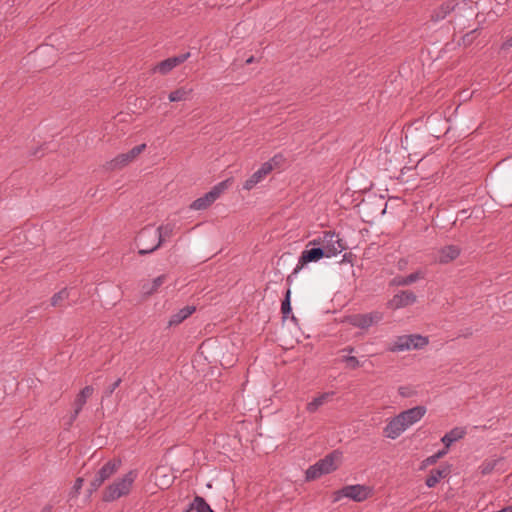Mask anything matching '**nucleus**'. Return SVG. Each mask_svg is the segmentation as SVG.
Wrapping results in <instances>:
<instances>
[{
    "mask_svg": "<svg viewBox=\"0 0 512 512\" xmlns=\"http://www.w3.org/2000/svg\"><path fill=\"white\" fill-rule=\"evenodd\" d=\"M137 476L138 473L136 470H130L121 478L116 479L112 484L106 487L103 492L102 500L104 502H113L121 497L127 496Z\"/></svg>",
    "mask_w": 512,
    "mask_h": 512,
    "instance_id": "f257e3e1",
    "label": "nucleus"
},
{
    "mask_svg": "<svg viewBox=\"0 0 512 512\" xmlns=\"http://www.w3.org/2000/svg\"><path fill=\"white\" fill-rule=\"evenodd\" d=\"M452 12H456L457 16L462 17H471L476 14L472 3H468L466 1L456 2L455 0H450L442 3L438 8L433 10L430 19L433 22H439L445 19Z\"/></svg>",
    "mask_w": 512,
    "mask_h": 512,
    "instance_id": "f03ea898",
    "label": "nucleus"
},
{
    "mask_svg": "<svg viewBox=\"0 0 512 512\" xmlns=\"http://www.w3.org/2000/svg\"><path fill=\"white\" fill-rule=\"evenodd\" d=\"M340 459V453L334 451L323 459L317 461L306 470V479L315 480L322 475L331 473L337 469V461Z\"/></svg>",
    "mask_w": 512,
    "mask_h": 512,
    "instance_id": "7ed1b4c3",
    "label": "nucleus"
},
{
    "mask_svg": "<svg viewBox=\"0 0 512 512\" xmlns=\"http://www.w3.org/2000/svg\"><path fill=\"white\" fill-rule=\"evenodd\" d=\"M373 494V489L370 486L355 484L346 485L333 494V501L338 502L342 498H349L355 502H363L370 498Z\"/></svg>",
    "mask_w": 512,
    "mask_h": 512,
    "instance_id": "20e7f679",
    "label": "nucleus"
},
{
    "mask_svg": "<svg viewBox=\"0 0 512 512\" xmlns=\"http://www.w3.org/2000/svg\"><path fill=\"white\" fill-rule=\"evenodd\" d=\"M136 243L140 255L150 254L161 246V240L157 241V232L150 226L143 228L139 232Z\"/></svg>",
    "mask_w": 512,
    "mask_h": 512,
    "instance_id": "39448f33",
    "label": "nucleus"
},
{
    "mask_svg": "<svg viewBox=\"0 0 512 512\" xmlns=\"http://www.w3.org/2000/svg\"><path fill=\"white\" fill-rule=\"evenodd\" d=\"M384 318L381 311H371L368 313H358L347 316L346 321L353 327L368 330L370 327L377 325Z\"/></svg>",
    "mask_w": 512,
    "mask_h": 512,
    "instance_id": "423d86ee",
    "label": "nucleus"
},
{
    "mask_svg": "<svg viewBox=\"0 0 512 512\" xmlns=\"http://www.w3.org/2000/svg\"><path fill=\"white\" fill-rule=\"evenodd\" d=\"M322 243L321 249H324L327 258L336 256L346 249L342 239L333 231H325L322 234Z\"/></svg>",
    "mask_w": 512,
    "mask_h": 512,
    "instance_id": "0eeeda50",
    "label": "nucleus"
},
{
    "mask_svg": "<svg viewBox=\"0 0 512 512\" xmlns=\"http://www.w3.org/2000/svg\"><path fill=\"white\" fill-rule=\"evenodd\" d=\"M120 459H111L106 462L96 473L94 479L91 481L90 486L92 491H96L106 480L112 477L120 468Z\"/></svg>",
    "mask_w": 512,
    "mask_h": 512,
    "instance_id": "6e6552de",
    "label": "nucleus"
},
{
    "mask_svg": "<svg viewBox=\"0 0 512 512\" xmlns=\"http://www.w3.org/2000/svg\"><path fill=\"white\" fill-rule=\"evenodd\" d=\"M94 392V388L90 385L85 386L76 396L73 406L74 411L70 415L68 421L65 423L66 429H69L74 421L77 419L79 413L82 411L83 407L85 406L87 399L92 396Z\"/></svg>",
    "mask_w": 512,
    "mask_h": 512,
    "instance_id": "1a4fd4ad",
    "label": "nucleus"
},
{
    "mask_svg": "<svg viewBox=\"0 0 512 512\" xmlns=\"http://www.w3.org/2000/svg\"><path fill=\"white\" fill-rule=\"evenodd\" d=\"M323 257H325V251L324 249H321V247H312L310 249H305L301 253V256L299 257L298 264L295 267L293 274H297L306 264L311 262H317Z\"/></svg>",
    "mask_w": 512,
    "mask_h": 512,
    "instance_id": "9d476101",
    "label": "nucleus"
},
{
    "mask_svg": "<svg viewBox=\"0 0 512 512\" xmlns=\"http://www.w3.org/2000/svg\"><path fill=\"white\" fill-rule=\"evenodd\" d=\"M416 300L417 297L412 291H400L387 302V307L392 310H397L414 304Z\"/></svg>",
    "mask_w": 512,
    "mask_h": 512,
    "instance_id": "9b49d317",
    "label": "nucleus"
},
{
    "mask_svg": "<svg viewBox=\"0 0 512 512\" xmlns=\"http://www.w3.org/2000/svg\"><path fill=\"white\" fill-rule=\"evenodd\" d=\"M190 57V53H184L178 56L167 58L161 62H159L154 68V72H158L162 75L168 74L172 69L176 66L182 64Z\"/></svg>",
    "mask_w": 512,
    "mask_h": 512,
    "instance_id": "f8f14e48",
    "label": "nucleus"
},
{
    "mask_svg": "<svg viewBox=\"0 0 512 512\" xmlns=\"http://www.w3.org/2000/svg\"><path fill=\"white\" fill-rule=\"evenodd\" d=\"M273 170V166L271 162H265L261 165V167L254 172L250 178H248L244 184V190H252L258 183H260L271 171Z\"/></svg>",
    "mask_w": 512,
    "mask_h": 512,
    "instance_id": "ddd939ff",
    "label": "nucleus"
},
{
    "mask_svg": "<svg viewBox=\"0 0 512 512\" xmlns=\"http://www.w3.org/2000/svg\"><path fill=\"white\" fill-rule=\"evenodd\" d=\"M426 413L424 406H416L398 414L404 426L408 429L414 423L420 421Z\"/></svg>",
    "mask_w": 512,
    "mask_h": 512,
    "instance_id": "4468645a",
    "label": "nucleus"
},
{
    "mask_svg": "<svg viewBox=\"0 0 512 512\" xmlns=\"http://www.w3.org/2000/svg\"><path fill=\"white\" fill-rule=\"evenodd\" d=\"M407 428L404 426L403 422L399 418V416H395L391 418L387 425L383 429V433L385 437L389 439L398 438Z\"/></svg>",
    "mask_w": 512,
    "mask_h": 512,
    "instance_id": "2eb2a0df",
    "label": "nucleus"
},
{
    "mask_svg": "<svg viewBox=\"0 0 512 512\" xmlns=\"http://www.w3.org/2000/svg\"><path fill=\"white\" fill-rule=\"evenodd\" d=\"M460 255V248L456 245H448L439 250L438 261L447 264Z\"/></svg>",
    "mask_w": 512,
    "mask_h": 512,
    "instance_id": "dca6fc26",
    "label": "nucleus"
},
{
    "mask_svg": "<svg viewBox=\"0 0 512 512\" xmlns=\"http://www.w3.org/2000/svg\"><path fill=\"white\" fill-rule=\"evenodd\" d=\"M132 160L130 159L129 155L127 153H121L117 155L112 160L106 162L104 164V169L106 171H115L120 170L130 164Z\"/></svg>",
    "mask_w": 512,
    "mask_h": 512,
    "instance_id": "f3484780",
    "label": "nucleus"
},
{
    "mask_svg": "<svg viewBox=\"0 0 512 512\" xmlns=\"http://www.w3.org/2000/svg\"><path fill=\"white\" fill-rule=\"evenodd\" d=\"M466 434V430L462 427H455L449 432H447L441 439V442L444 444L445 448L448 449L452 443L462 439Z\"/></svg>",
    "mask_w": 512,
    "mask_h": 512,
    "instance_id": "a211bd4d",
    "label": "nucleus"
},
{
    "mask_svg": "<svg viewBox=\"0 0 512 512\" xmlns=\"http://www.w3.org/2000/svg\"><path fill=\"white\" fill-rule=\"evenodd\" d=\"M422 278H424V273L421 271H416L407 276H397L391 281L390 284L393 286H407Z\"/></svg>",
    "mask_w": 512,
    "mask_h": 512,
    "instance_id": "6ab92c4d",
    "label": "nucleus"
},
{
    "mask_svg": "<svg viewBox=\"0 0 512 512\" xmlns=\"http://www.w3.org/2000/svg\"><path fill=\"white\" fill-rule=\"evenodd\" d=\"M333 395V392H325L320 394L318 397H315L311 402L307 404L306 410L309 413H315L322 405L328 402Z\"/></svg>",
    "mask_w": 512,
    "mask_h": 512,
    "instance_id": "aec40b11",
    "label": "nucleus"
},
{
    "mask_svg": "<svg viewBox=\"0 0 512 512\" xmlns=\"http://www.w3.org/2000/svg\"><path fill=\"white\" fill-rule=\"evenodd\" d=\"M449 473V470L447 468L443 469H432L426 478L425 484L429 488L435 487L441 479L446 477Z\"/></svg>",
    "mask_w": 512,
    "mask_h": 512,
    "instance_id": "412c9836",
    "label": "nucleus"
},
{
    "mask_svg": "<svg viewBox=\"0 0 512 512\" xmlns=\"http://www.w3.org/2000/svg\"><path fill=\"white\" fill-rule=\"evenodd\" d=\"M194 311H195L194 306H185L184 308L180 309L177 313L173 314L170 317V320L168 322L169 326L180 324L185 319H187L190 315H192L194 313Z\"/></svg>",
    "mask_w": 512,
    "mask_h": 512,
    "instance_id": "4be33fe9",
    "label": "nucleus"
},
{
    "mask_svg": "<svg viewBox=\"0 0 512 512\" xmlns=\"http://www.w3.org/2000/svg\"><path fill=\"white\" fill-rule=\"evenodd\" d=\"M193 92L192 88L187 87H179L176 90L170 92L168 95V99L170 102H181L186 101L190 98L191 94Z\"/></svg>",
    "mask_w": 512,
    "mask_h": 512,
    "instance_id": "5701e85b",
    "label": "nucleus"
},
{
    "mask_svg": "<svg viewBox=\"0 0 512 512\" xmlns=\"http://www.w3.org/2000/svg\"><path fill=\"white\" fill-rule=\"evenodd\" d=\"M70 295L68 288H63L59 292L55 293L50 299V305L52 307L65 308L66 301Z\"/></svg>",
    "mask_w": 512,
    "mask_h": 512,
    "instance_id": "b1692460",
    "label": "nucleus"
},
{
    "mask_svg": "<svg viewBox=\"0 0 512 512\" xmlns=\"http://www.w3.org/2000/svg\"><path fill=\"white\" fill-rule=\"evenodd\" d=\"M428 343H429V340L427 337H424L419 334L408 335L409 350L410 349H422L425 346H427Z\"/></svg>",
    "mask_w": 512,
    "mask_h": 512,
    "instance_id": "393cba45",
    "label": "nucleus"
},
{
    "mask_svg": "<svg viewBox=\"0 0 512 512\" xmlns=\"http://www.w3.org/2000/svg\"><path fill=\"white\" fill-rule=\"evenodd\" d=\"M157 232V241L161 240V245L164 243L166 239H169L174 232V224L167 223L164 225H160L158 228L154 229Z\"/></svg>",
    "mask_w": 512,
    "mask_h": 512,
    "instance_id": "a878e982",
    "label": "nucleus"
},
{
    "mask_svg": "<svg viewBox=\"0 0 512 512\" xmlns=\"http://www.w3.org/2000/svg\"><path fill=\"white\" fill-rule=\"evenodd\" d=\"M166 278H167V276L163 274V275H160V276L156 277L153 280L151 285L150 284H143V286H142L143 293L146 294V295L153 294L154 292H156L158 290V288L160 286H162L165 283Z\"/></svg>",
    "mask_w": 512,
    "mask_h": 512,
    "instance_id": "bb28decb",
    "label": "nucleus"
},
{
    "mask_svg": "<svg viewBox=\"0 0 512 512\" xmlns=\"http://www.w3.org/2000/svg\"><path fill=\"white\" fill-rule=\"evenodd\" d=\"M189 510L197 512H214L206 500L201 496H195L194 500L189 506Z\"/></svg>",
    "mask_w": 512,
    "mask_h": 512,
    "instance_id": "cd10ccee",
    "label": "nucleus"
},
{
    "mask_svg": "<svg viewBox=\"0 0 512 512\" xmlns=\"http://www.w3.org/2000/svg\"><path fill=\"white\" fill-rule=\"evenodd\" d=\"M230 184L231 179H226L215 185L209 192H207L213 202H215L220 197V195L229 187Z\"/></svg>",
    "mask_w": 512,
    "mask_h": 512,
    "instance_id": "c85d7f7f",
    "label": "nucleus"
},
{
    "mask_svg": "<svg viewBox=\"0 0 512 512\" xmlns=\"http://www.w3.org/2000/svg\"><path fill=\"white\" fill-rule=\"evenodd\" d=\"M230 184L231 179H226L215 185L209 192H207L213 202H215L220 197V195L229 187Z\"/></svg>",
    "mask_w": 512,
    "mask_h": 512,
    "instance_id": "c756f323",
    "label": "nucleus"
},
{
    "mask_svg": "<svg viewBox=\"0 0 512 512\" xmlns=\"http://www.w3.org/2000/svg\"><path fill=\"white\" fill-rule=\"evenodd\" d=\"M230 184L231 179H226L215 185L209 192H207L213 202H215L220 197V195L229 187Z\"/></svg>",
    "mask_w": 512,
    "mask_h": 512,
    "instance_id": "7c9ffc66",
    "label": "nucleus"
},
{
    "mask_svg": "<svg viewBox=\"0 0 512 512\" xmlns=\"http://www.w3.org/2000/svg\"><path fill=\"white\" fill-rule=\"evenodd\" d=\"M391 352H400L409 350L408 344V335L398 336L391 347L389 348Z\"/></svg>",
    "mask_w": 512,
    "mask_h": 512,
    "instance_id": "2f4dec72",
    "label": "nucleus"
},
{
    "mask_svg": "<svg viewBox=\"0 0 512 512\" xmlns=\"http://www.w3.org/2000/svg\"><path fill=\"white\" fill-rule=\"evenodd\" d=\"M213 200L209 197V194L206 193L204 196L197 198L191 204V208L194 210H204L208 208L211 204H213Z\"/></svg>",
    "mask_w": 512,
    "mask_h": 512,
    "instance_id": "473e14b6",
    "label": "nucleus"
},
{
    "mask_svg": "<svg viewBox=\"0 0 512 512\" xmlns=\"http://www.w3.org/2000/svg\"><path fill=\"white\" fill-rule=\"evenodd\" d=\"M479 33V29H473L470 32L466 33L462 36L461 41L459 42V45H462L464 47H468L472 45V43L475 41Z\"/></svg>",
    "mask_w": 512,
    "mask_h": 512,
    "instance_id": "72a5a7b5",
    "label": "nucleus"
},
{
    "mask_svg": "<svg viewBox=\"0 0 512 512\" xmlns=\"http://www.w3.org/2000/svg\"><path fill=\"white\" fill-rule=\"evenodd\" d=\"M290 296H291V291H290V289H288L286 291L285 297L281 304V313H282L284 319L289 317V314L291 313V310H292Z\"/></svg>",
    "mask_w": 512,
    "mask_h": 512,
    "instance_id": "f704fd0d",
    "label": "nucleus"
},
{
    "mask_svg": "<svg viewBox=\"0 0 512 512\" xmlns=\"http://www.w3.org/2000/svg\"><path fill=\"white\" fill-rule=\"evenodd\" d=\"M498 460H488L484 461L479 469L482 475H488L490 474L496 467Z\"/></svg>",
    "mask_w": 512,
    "mask_h": 512,
    "instance_id": "c9c22d12",
    "label": "nucleus"
},
{
    "mask_svg": "<svg viewBox=\"0 0 512 512\" xmlns=\"http://www.w3.org/2000/svg\"><path fill=\"white\" fill-rule=\"evenodd\" d=\"M447 453V450L446 449H443V450H440L438 451L436 454L426 458L424 461H423V466L425 465H433L437 462V460L441 457H443L445 454Z\"/></svg>",
    "mask_w": 512,
    "mask_h": 512,
    "instance_id": "e433bc0d",
    "label": "nucleus"
},
{
    "mask_svg": "<svg viewBox=\"0 0 512 512\" xmlns=\"http://www.w3.org/2000/svg\"><path fill=\"white\" fill-rule=\"evenodd\" d=\"M146 149V144H140L127 152L132 162Z\"/></svg>",
    "mask_w": 512,
    "mask_h": 512,
    "instance_id": "4c0bfd02",
    "label": "nucleus"
},
{
    "mask_svg": "<svg viewBox=\"0 0 512 512\" xmlns=\"http://www.w3.org/2000/svg\"><path fill=\"white\" fill-rule=\"evenodd\" d=\"M343 361L346 362L351 369H357L361 366L359 360L355 356H346L343 358Z\"/></svg>",
    "mask_w": 512,
    "mask_h": 512,
    "instance_id": "58836bf2",
    "label": "nucleus"
},
{
    "mask_svg": "<svg viewBox=\"0 0 512 512\" xmlns=\"http://www.w3.org/2000/svg\"><path fill=\"white\" fill-rule=\"evenodd\" d=\"M121 382V378H118L115 382L109 385L104 391V397H110L113 394V392L119 387Z\"/></svg>",
    "mask_w": 512,
    "mask_h": 512,
    "instance_id": "ea45409f",
    "label": "nucleus"
},
{
    "mask_svg": "<svg viewBox=\"0 0 512 512\" xmlns=\"http://www.w3.org/2000/svg\"><path fill=\"white\" fill-rule=\"evenodd\" d=\"M323 247V243H322V235L309 241L308 244H307V247Z\"/></svg>",
    "mask_w": 512,
    "mask_h": 512,
    "instance_id": "a19ab883",
    "label": "nucleus"
},
{
    "mask_svg": "<svg viewBox=\"0 0 512 512\" xmlns=\"http://www.w3.org/2000/svg\"><path fill=\"white\" fill-rule=\"evenodd\" d=\"M283 161V156L281 154L275 155L269 162L272 163V166H277Z\"/></svg>",
    "mask_w": 512,
    "mask_h": 512,
    "instance_id": "79ce46f5",
    "label": "nucleus"
},
{
    "mask_svg": "<svg viewBox=\"0 0 512 512\" xmlns=\"http://www.w3.org/2000/svg\"><path fill=\"white\" fill-rule=\"evenodd\" d=\"M82 486H83V479L79 477L75 480L73 489L75 490V492H79V490L82 488Z\"/></svg>",
    "mask_w": 512,
    "mask_h": 512,
    "instance_id": "37998d69",
    "label": "nucleus"
},
{
    "mask_svg": "<svg viewBox=\"0 0 512 512\" xmlns=\"http://www.w3.org/2000/svg\"><path fill=\"white\" fill-rule=\"evenodd\" d=\"M512 47V36L508 38L503 44L502 49H509Z\"/></svg>",
    "mask_w": 512,
    "mask_h": 512,
    "instance_id": "c03bdc74",
    "label": "nucleus"
},
{
    "mask_svg": "<svg viewBox=\"0 0 512 512\" xmlns=\"http://www.w3.org/2000/svg\"><path fill=\"white\" fill-rule=\"evenodd\" d=\"M255 61V58L253 56L249 57L247 60H246V64H251Z\"/></svg>",
    "mask_w": 512,
    "mask_h": 512,
    "instance_id": "a18cd8bd",
    "label": "nucleus"
},
{
    "mask_svg": "<svg viewBox=\"0 0 512 512\" xmlns=\"http://www.w3.org/2000/svg\"><path fill=\"white\" fill-rule=\"evenodd\" d=\"M345 351L353 352V351H354V348H353V347H347V348H345Z\"/></svg>",
    "mask_w": 512,
    "mask_h": 512,
    "instance_id": "49530a36",
    "label": "nucleus"
},
{
    "mask_svg": "<svg viewBox=\"0 0 512 512\" xmlns=\"http://www.w3.org/2000/svg\"><path fill=\"white\" fill-rule=\"evenodd\" d=\"M291 319H292L293 321H296V317H295L294 315H292V316H291Z\"/></svg>",
    "mask_w": 512,
    "mask_h": 512,
    "instance_id": "de8ad7c7",
    "label": "nucleus"
},
{
    "mask_svg": "<svg viewBox=\"0 0 512 512\" xmlns=\"http://www.w3.org/2000/svg\"><path fill=\"white\" fill-rule=\"evenodd\" d=\"M191 510H189V507L187 508V510H185L184 512H190Z\"/></svg>",
    "mask_w": 512,
    "mask_h": 512,
    "instance_id": "09e8293b",
    "label": "nucleus"
}]
</instances>
